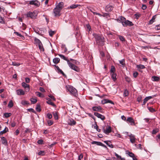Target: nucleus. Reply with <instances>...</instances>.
Returning <instances> with one entry per match:
<instances>
[{
	"mask_svg": "<svg viewBox=\"0 0 160 160\" xmlns=\"http://www.w3.org/2000/svg\"><path fill=\"white\" fill-rule=\"evenodd\" d=\"M113 7L110 5H108L105 7V10L106 12H110L112 10Z\"/></svg>",
	"mask_w": 160,
	"mask_h": 160,
	"instance_id": "16",
	"label": "nucleus"
},
{
	"mask_svg": "<svg viewBox=\"0 0 160 160\" xmlns=\"http://www.w3.org/2000/svg\"><path fill=\"white\" fill-rule=\"evenodd\" d=\"M152 79L153 81L158 82L160 80V78L158 76H153L152 77Z\"/></svg>",
	"mask_w": 160,
	"mask_h": 160,
	"instance_id": "24",
	"label": "nucleus"
},
{
	"mask_svg": "<svg viewBox=\"0 0 160 160\" xmlns=\"http://www.w3.org/2000/svg\"><path fill=\"white\" fill-rule=\"evenodd\" d=\"M119 63L121 64L122 66V67H124L125 66V64L124 63L125 60L124 59H122L121 60L119 61Z\"/></svg>",
	"mask_w": 160,
	"mask_h": 160,
	"instance_id": "39",
	"label": "nucleus"
},
{
	"mask_svg": "<svg viewBox=\"0 0 160 160\" xmlns=\"http://www.w3.org/2000/svg\"><path fill=\"white\" fill-rule=\"evenodd\" d=\"M104 142L108 146L110 144L111 142L110 141H105Z\"/></svg>",
	"mask_w": 160,
	"mask_h": 160,
	"instance_id": "61",
	"label": "nucleus"
},
{
	"mask_svg": "<svg viewBox=\"0 0 160 160\" xmlns=\"http://www.w3.org/2000/svg\"><path fill=\"white\" fill-rule=\"evenodd\" d=\"M130 137V141L132 143H134L135 142L136 139L135 137V136L132 134H131L130 135H128Z\"/></svg>",
	"mask_w": 160,
	"mask_h": 160,
	"instance_id": "12",
	"label": "nucleus"
},
{
	"mask_svg": "<svg viewBox=\"0 0 160 160\" xmlns=\"http://www.w3.org/2000/svg\"><path fill=\"white\" fill-rule=\"evenodd\" d=\"M35 43L37 45L39 46L40 44L42 43L41 41L38 39L35 38L34 39Z\"/></svg>",
	"mask_w": 160,
	"mask_h": 160,
	"instance_id": "28",
	"label": "nucleus"
},
{
	"mask_svg": "<svg viewBox=\"0 0 160 160\" xmlns=\"http://www.w3.org/2000/svg\"><path fill=\"white\" fill-rule=\"evenodd\" d=\"M92 109L93 111L102 112L101 111L102 110V108L100 106L93 107L92 108Z\"/></svg>",
	"mask_w": 160,
	"mask_h": 160,
	"instance_id": "6",
	"label": "nucleus"
},
{
	"mask_svg": "<svg viewBox=\"0 0 160 160\" xmlns=\"http://www.w3.org/2000/svg\"><path fill=\"white\" fill-rule=\"evenodd\" d=\"M49 32V35L51 36H52L54 34V32L52 31H50Z\"/></svg>",
	"mask_w": 160,
	"mask_h": 160,
	"instance_id": "57",
	"label": "nucleus"
},
{
	"mask_svg": "<svg viewBox=\"0 0 160 160\" xmlns=\"http://www.w3.org/2000/svg\"><path fill=\"white\" fill-rule=\"evenodd\" d=\"M61 11L60 10L55 7L53 10V12L54 14V16H60V12Z\"/></svg>",
	"mask_w": 160,
	"mask_h": 160,
	"instance_id": "7",
	"label": "nucleus"
},
{
	"mask_svg": "<svg viewBox=\"0 0 160 160\" xmlns=\"http://www.w3.org/2000/svg\"><path fill=\"white\" fill-rule=\"evenodd\" d=\"M72 64H73L74 65H75L74 64H78L79 63V62H78L76 60H74L73 59V61L72 62Z\"/></svg>",
	"mask_w": 160,
	"mask_h": 160,
	"instance_id": "46",
	"label": "nucleus"
},
{
	"mask_svg": "<svg viewBox=\"0 0 160 160\" xmlns=\"http://www.w3.org/2000/svg\"><path fill=\"white\" fill-rule=\"evenodd\" d=\"M148 108L149 111L151 112H153L156 111L154 109L151 107H148Z\"/></svg>",
	"mask_w": 160,
	"mask_h": 160,
	"instance_id": "35",
	"label": "nucleus"
},
{
	"mask_svg": "<svg viewBox=\"0 0 160 160\" xmlns=\"http://www.w3.org/2000/svg\"><path fill=\"white\" fill-rule=\"evenodd\" d=\"M156 18V15H154L153 16L152 18L151 19L149 22V24H152V23L155 22V19Z\"/></svg>",
	"mask_w": 160,
	"mask_h": 160,
	"instance_id": "23",
	"label": "nucleus"
},
{
	"mask_svg": "<svg viewBox=\"0 0 160 160\" xmlns=\"http://www.w3.org/2000/svg\"><path fill=\"white\" fill-rule=\"evenodd\" d=\"M136 68L138 70H139L140 69H143L145 68L144 65L140 64L137 65H136Z\"/></svg>",
	"mask_w": 160,
	"mask_h": 160,
	"instance_id": "25",
	"label": "nucleus"
},
{
	"mask_svg": "<svg viewBox=\"0 0 160 160\" xmlns=\"http://www.w3.org/2000/svg\"><path fill=\"white\" fill-rule=\"evenodd\" d=\"M126 18L122 16H121L118 19V20L122 24L124 22Z\"/></svg>",
	"mask_w": 160,
	"mask_h": 160,
	"instance_id": "22",
	"label": "nucleus"
},
{
	"mask_svg": "<svg viewBox=\"0 0 160 160\" xmlns=\"http://www.w3.org/2000/svg\"><path fill=\"white\" fill-rule=\"evenodd\" d=\"M86 28L88 32L90 31L91 28L89 24H87L86 25Z\"/></svg>",
	"mask_w": 160,
	"mask_h": 160,
	"instance_id": "48",
	"label": "nucleus"
},
{
	"mask_svg": "<svg viewBox=\"0 0 160 160\" xmlns=\"http://www.w3.org/2000/svg\"><path fill=\"white\" fill-rule=\"evenodd\" d=\"M47 99L48 100V101L46 102L49 105H52L54 107H56V105L51 101V100L49 98H47Z\"/></svg>",
	"mask_w": 160,
	"mask_h": 160,
	"instance_id": "21",
	"label": "nucleus"
},
{
	"mask_svg": "<svg viewBox=\"0 0 160 160\" xmlns=\"http://www.w3.org/2000/svg\"><path fill=\"white\" fill-rule=\"evenodd\" d=\"M129 94L128 91L127 89L124 90L123 93V96L124 97H126L128 96Z\"/></svg>",
	"mask_w": 160,
	"mask_h": 160,
	"instance_id": "37",
	"label": "nucleus"
},
{
	"mask_svg": "<svg viewBox=\"0 0 160 160\" xmlns=\"http://www.w3.org/2000/svg\"><path fill=\"white\" fill-rule=\"evenodd\" d=\"M111 128L109 126L107 127L105 130L103 129V132L106 134H108L111 132Z\"/></svg>",
	"mask_w": 160,
	"mask_h": 160,
	"instance_id": "14",
	"label": "nucleus"
},
{
	"mask_svg": "<svg viewBox=\"0 0 160 160\" xmlns=\"http://www.w3.org/2000/svg\"><path fill=\"white\" fill-rule=\"evenodd\" d=\"M16 92L17 94L19 95H23L25 93L24 91L21 89L17 90Z\"/></svg>",
	"mask_w": 160,
	"mask_h": 160,
	"instance_id": "18",
	"label": "nucleus"
},
{
	"mask_svg": "<svg viewBox=\"0 0 160 160\" xmlns=\"http://www.w3.org/2000/svg\"><path fill=\"white\" fill-rule=\"evenodd\" d=\"M56 7L61 10L64 7V3L62 2H59L56 6Z\"/></svg>",
	"mask_w": 160,
	"mask_h": 160,
	"instance_id": "15",
	"label": "nucleus"
},
{
	"mask_svg": "<svg viewBox=\"0 0 160 160\" xmlns=\"http://www.w3.org/2000/svg\"><path fill=\"white\" fill-rule=\"evenodd\" d=\"M36 93L37 94V96L39 97H44L43 95L39 92H36Z\"/></svg>",
	"mask_w": 160,
	"mask_h": 160,
	"instance_id": "40",
	"label": "nucleus"
},
{
	"mask_svg": "<svg viewBox=\"0 0 160 160\" xmlns=\"http://www.w3.org/2000/svg\"><path fill=\"white\" fill-rule=\"evenodd\" d=\"M147 8V7L146 6V5H145V4H143L142 5V8L143 10H145Z\"/></svg>",
	"mask_w": 160,
	"mask_h": 160,
	"instance_id": "63",
	"label": "nucleus"
},
{
	"mask_svg": "<svg viewBox=\"0 0 160 160\" xmlns=\"http://www.w3.org/2000/svg\"><path fill=\"white\" fill-rule=\"evenodd\" d=\"M22 85L23 87L26 88V90L27 91H29L30 88L29 85L26 83L24 82H22Z\"/></svg>",
	"mask_w": 160,
	"mask_h": 160,
	"instance_id": "17",
	"label": "nucleus"
},
{
	"mask_svg": "<svg viewBox=\"0 0 160 160\" xmlns=\"http://www.w3.org/2000/svg\"><path fill=\"white\" fill-rule=\"evenodd\" d=\"M58 55L61 58L67 61L68 64L71 69L77 72H79V71L80 68L77 66L74 65L73 64L71 63V62H70V60L68 59V58L65 56L61 54H58Z\"/></svg>",
	"mask_w": 160,
	"mask_h": 160,
	"instance_id": "1",
	"label": "nucleus"
},
{
	"mask_svg": "<svg viewBox=\"0 0 160 160\" xmlns=\"http://www.w3.org/2000/svg\"><path fill=\"white\" fill-rule=\"evenodd\" d=\"M47 117L49 119H51L52 117V115L51 114L48 113L47 114Z\"/></svg>",
	"mask_w": 160,
	"mask_h": 160,
	"instance_id": "58",
	"label": "nucleus"
},
{
	"mask_svg": "<svg viewBox=\"0 0 160 160\" xmlns=\"http://www.w3.org/2000/svg\"><path fill=\"white\" fill-rule=\"evenodd\" d=\"M142 97L141 96H138L137 98V101L138 102H140L142 101Z\"/></svg>",
	"mask_w": 160,
	"mask_h": 160,
	"instance_id": "49",
	"label": "nucleus"
},
{
	"mask_svg": "<svg viewBox=\"0 0 160 160\" xmlns=\"http://www.w3.org/2000/svg\"><path fill=\"white\" fill-rule=\"evenodd\" d=\"M31 101L32 104H34L37 102V100L35 98H32L31 99Z\"/></svg>",
	"mask_w": 160,
	"mask_h": 160,
	"instance_id": "42",
	"label": "nucleus"
},
{
	"mask_svg": "<svg viewBox=\"0 0 160 160\" xmlns=\"http://www.w3.org/2000/svg\"><path fill=\"white\" fill-rule=\"evenodd\" d=\"M66 88L67 90L70 92L71 94L75 96H76L77 94V90L75 88L69 85H66Z\"/></svg>",
	"mask_w": 160,
	"mask_h": 160,
	"instance_id": "3",
	"label": "nucleus"
},
{
	"mask_svg": "<svg viewBox=\"0 0 160 160\" xmlns=\"http://www.w3.org/2000/svg\"><path fill=\"white\" fill-rule=\"evenodd\" d=\"M58 73H59L60 74H62V75L63 76H66L65 74L60 69H59L58 71H57Z\"/></svg>",
	"mask_w": 160,
	"mask_h": 160,
	"instance_id": "45",
	"label": "nucleus"
},
{
	"mask_svg": "<svg viewBox=\"0 0 160 160\" xmlns=\"http://www.w3.org/2000/svg\"><path fill=\"white\" fill-rule=\"evenodd\" d=\"M15 33L17 35L19 36L21 38L23 37L22 35L17 32H15Z\"/></svg>",
	"mask_w": 160,
	"mask_h": 160,
	"instance_id": "55",
	"label": "nucleus"
},
{
	"mask_svg": "<svg viewBox=\"0 0 160 160\" xmlns=\"http://www.w3.org/2000/svg\"><path fill=\"white\" fill-rule=\"evenodd\" d=\"M39 49L41 51L43 52L44 51V48L42 43L40 44L39 46H38Z\"/></svg>",
	"mask_w": 160,
	"mask_h": 160,
	"instance_id": "34",
	"label": "nucleus"
},
{
	"mask_svg": "<svg viewBox=\"0 0 160 160\" xmlns=\"http://www.w3.org/2000/svg\"><path fill=\"white\" fill-rule=\"evenodd\" d=\"M11 113H4V116L6 118H8L11 115Z\"/></svg>",
	"mask_w": 160,
	"mask_h": 160,
	"instance_id": "44",
	"label": "nucleus"
},
{
	"mask_svg": "<svg viewBox=\"0 0 160 160\" xmlns=\"http://www.w3.org/2000/svg\"><path fill=\"white\" fill-rule=\"evenodd\" d=\"M94 114L97 118H100L102 120H103L105 119V118L104 116L98 112H95L94 113Z\"/></svg>",
	"mask_w": 160,
	"mask_h": 160,
	"instance_id": "8",
	"label": "nucleus"
},
{
	"mask_svg": "<svg viewBox=\"0 0 160 160\" xmlns=\"http://www.w3.org/2000/svg\"><path fill=\"white\" fill-rule=\"evenodd\" d=\"M29 4L38 7L40 6V3L37 0H32L29 1Z\"/></svg>",
	"mask_w": 160,
	"mask_h": 160,
	"instance_id": "5",
	"label": "nucleus"
},
{
	"mask_svg": "<svg viewBox=\"0 0 160 160\" xmlns=\"http://www.w3.org/2000/svg\"><path fill=\"white\" fill-rule=\"evenodd\" d=\"M44 152L43 151H40L38 152V154L39 155H43L44 154Z\"/></svg>",
	"mask_w": 160,
	"mask_h": 160,
	"instance_id": "54",
	"label": "nucleus"
},
{
	"mask_svg": "<svg viewBox=\"0 0 160 160\" xmlns=\"http://www.w3.org/2000/svg\"><path fill=\"white\" fill-rule=\"evenodd\" d=\"M36 110L39 112L41 111V106L40 104H37L36 108Z\"/></svg>",
	"mask_w": 160,
	"mask_h": 160,
	"instance_id": "32",
	"label": "nucleus"
},
{
	"mask_svg": "<svg viewBox=\"0 0 160 160\" xmlns=\"http://www.w3.org/2000/svg\"><path fill=\"white\" fill-rule=\"evenodd\" d=\"M12 65L15 66H19L20 65L19 63H17L15 62H12Z\"/></svg>",
	"mask_w": 160,
	"mask_h": 160,
	"instance_id": "52",
	"label": "nucleus"
},
{
	"mask_svg": "<svg viewBox=\"0 0 160 160\" xmlns=\"http://www.w3.org/2000/svg\"><path fill=\"white\" fill-rule=\"evenodd\" d=\"M152 96H148L146 97L144 100V101L143 102L142 105H144L146 104V102L149 99L152 98Z\"/></svg>",
	"mask_w": 160,
	"mask_h": 160,
	"instance_id": "20",
	"label": "nucleus"
},
{
	"mask_svg": "<svg viewBox=\"0 0 160 160\" xmlns=\"http://www.w3.org/2000/svg\"><path fill=\"white\" fill-rule=\"evenodd\" d=\"M68 124L71 126L75 125L76 124V122L72 118L69 119L68 120Z\"/></svg>",
	"mask_w": 160,
	"mask_h": 160,
	"instance_id": "11",
	"label": "nucleus"
},
{
	"mask_svg": "<svg viewBox=\"0 0 160 160\" xmlns=\"http://www.w3.org/2000/svg\"><path fill=\"white\" fill-rule=\"evenodd\" d=\"M155 29L157 30H160V24L156 25L155 27Z\"/></svg>",
	"mask_w": 160,
	"mask_h": 160,
	"instance_id": "47",
	"label": "nucleus"
},
{
	"mask_svg": "<svg viewBox=\"0 0 160 160\" xmlns=\"http://www.w3.org/2000/svg\"><path fill=\"white\" fill-rule=\"evenodd\" d=\"M43 142V141L42 140H38L37 142L39 144H42Z\"/></svg>",
	"mask_w": 160,
	"mask_h": 160,
	"instance_id": "62",
	"label": "nucleus"
},
{
	"mask_svg": "<svg viewBox=\"0 0 160 160\" xmlns=\"http://www.w3.org/2000/svg\"><path fill=\"white\" fill-rule=\"evenodd\" d=\"M21 104L23 105H25L29 104L28 102L25 100H22L21 102Z\"/></svg>",
	"mask_w": 160,
	"mask_h": 160,
	"instance_id": "38",
	"label": "nucleus"
},
{
	"mask_svg": "<svg viewBox=\"0 0 160 160\" xmlns=\"http://www.w3.org/2000/svg\"><path fill=\"white\" fill-rule=\"evenodd\" d=\"M111 78L114 81H115L117 80L116 78V74L115 73H112L111 74Z\"/></svg>",
	"mask_w": 160,
	"mask_h": 160,
	"instance_id": "26",
	"label": "nucleus"
},
{
	"mask_svg": "<svg viewBox=\"0 0 160 160\" xmlns=\"http://www.w3.org/2000/svg\"><path fill=\"white\" fill-rule=\"evenodd\" d=\"M127 154L129 155V156L131 157L134 158V154L133 153L131 152H128L127 153Z\"/></svg>",
	"mask_w": 160,
	"mask_h": 160,
	"instance_id": "43",
	"label": "nucleus"
},
{
	"mask_svg": "<svg viewBox=\"0 0 160 160\" xmlns=\"http://www.w3.org/2000/svg\"><path fill=\"white\" fill-rule=\"evenodd\" d=\"M80 5L78 4H72L71 5L69 8H70L72 9H74L77 8L78 6H80Z\"/></svg>",
	"mask_w": 160,
	"mask_h": 160,
	"instance_id": "31",
	"label": "nucleus"
},
{
	"mask_svg": "<svg viewBox=\"0 0 160 160\" xmlns=\"http://www.w3.org/2000/svg\"><path fill=\"white\" fill-rule=\"evenodd\" d=\"M48 123L49 126H51L53 124V122L51 120H48Z\"/></svg>",
	"mask_w": 160,
	"mask_h": 160,
	"instance_id": "50",
	"label": "nucleus"
},
{
	"mask_svg": "<svg viewBox=\"0 0 160 160\" xmlns=\"http://www.w3.org/2000/svg\"><path fill=\"white\" fill-rule=\"evenodd\" d=\"M60 59L59 58H55L53 60V62L55 64H57L60 62Z\"/></svg>",
	"mask_w": 160,
	"mask_h": 160,
	"instance_id": "27",
	"label": "nucleus"
},
{
	"mask_svg": "<svg viewBox=\"0 0 160 160\" xmlns=\"http://www.w3.org/2000/svg\"><path fill=\"white\" fill-rule=\"evenodd\" d=\"M91 143L92 144H96L97 145L101 146L105 148H107L106 145L100 142L94 141L92 142Z\"/></svg>",
	"mask_w": 160,
	"mask_h": 160,
	"instance_id": "13",
	"label": "nucleus"
},
{
	"mask_svg": "<svg viewBox=\"0 0 160 160\" xmlns=\"http://www.w3.org/2000/svg\"><path fill=\"white\" fill-rule=\"evenodd\" d=\"M37 15V13L35 11L33 12H29L27 14V17L33 19L36 18Z\"/></svg>",
	"mask_w": 160,
	"mask_h": 160,
	"instance_id": "4",
	"label": "nucleus"
},
{
	"mask_svg": "<svg viewBox=\"0 0 160 160\" xmlns=\"http://www.w3.org/2000/svg\"><path fill=\"white\" fill-rule=\"evenodd\" d=\"M115 156L117 157L118 159H120L121 160H124V158H122L116 152L114 153Z\"/></svg>",
	"mask_w": 160,
	"mask_h": 160,
	"instance_id": "36",
	"label": "nucleus"
},
{
	"mask_svg": "<svg viewBox=\"0 0 160 160\" xmlns=\"http://www.w3.org/2000/svg\"><path fill=\"white\" fill-rule=\"evenodd\" d=\"M102 103L104 104L105 103H107V99H103L101 102Z\"/></svg>",
	"mask_w": 160,
	"mask_h": 160,
	"instance_id": "53",
	"label": "nucleus"
},
{
	"mask_svg": "<svg viewBox=\"0 0 160 160\" xmlns=\"http://www.w3.org/2000/svg\"><path fill=\"white\" fill-rule=\"evenodd\" d=\"M93 35L95 38L97 44L99 45L103 46L104 44V38L98 34H93Z\"/></svg>",
	"mask_w": 160,
	"mask_h": 160,
	"instance_id": "2",
	"label": "nucleus"
},
{
	"mask_svg": "<svg viewBox=\"0 0 160 160\" xmlns=\"http://www.w3.org/2000/svg\"><path fill=\"white\" fill-rule=\"evenodd\" d=\"M138 73L137 72H135L133 73V77L134 78H136L138 75Z\"/></svg>",
	"mask_w": 160,
	"mask_h": 160,
	"instance_id": "60",
	"label": "nucleus"
},
{
	"mask_svg": "<svg viewBox=\"0 0 160 160\" xmlns=\"http://www.w3.org/2000/svg\"><path fill=\"white\" fill-rule=\"evenodd\" d=\"M28 111H29V112H34V113H35V112L34 111V110L33 109H32V108H30L28 109Z\"/></svg>",
	"mask_w": 160,
	"mask_h": 160,
	"instance_id": "59",
	"label": "nucleus"
},
{
	"mask_svg": "<svg viewBox=\"0 0 160 160\" xmlns=\"http://www.w3.org/2000/svg\"><path fill=\"white\" fill-rule=\"evenodd\" d=\"M115 71L116 69L114 66H112L111 67V68L110 69L111 74L112 73H115Z\"/></svg>",
	"mask_w": 160,
	"mask_h": 160,
	"instance_id": "33",
	"label": "nucleus"
},
{
	"mask_svg": "<svg viewBox=\"0 0 160 160\" xmlns=\"http://www.w3.org/2000/svg\"><path fill=\"white\" fill-rule=\"evenodd\" d=\"M0 22L2 23H5V22L4 21L3 18L1 17H0Z\"/></svg>",
	"mask_w": 160,
	"mask_h": 160,
	"instance_id": "56",
	"label": "nucleus"
},
{
	"mask_svg": "<svg viewBox=\"0 0 160 160\" xmlns=\"http://www.w3.org/2000/svg\"><path fill=\"white\" fill-rule=\"evenodd\" d=\"M25 82L26 83H29L30 82V79L29 78H25Z\"/></svg>",
	"mask_w": 160,
	"mask_h": 160,
	"instance_id": "64",
	"label": "nucleus"
},
{
	"mask_svg": "<svg viewBox=\"0 0 160 160\" xmlns=\"http://www.w3.org/2000/svg\"><path fill=\"white\" fill-rule=\"evenodd\" d=\"M52 114L54 116V118L55 120H58V112H52Z\"/></svg>",
	"mask_w": 160,
	"mask_h": 160,
	"instance_id": "30",
	"label": "nucleus"
},
{
	"mask_svg": "<svg viewBox=\"0 0 160 160\" xmlns=\"http://www.w3.org/2000/svg\"><path fill=\"white\" fill-rule=\"evenodd\" d=\"M13 106V103L12 100H10L8 105V107L9 108H12Z\"/></svg>",
	"mask_w": 160,
	"mask_h": 160,
	"instance_id": "41",
	"label": "nucleus"
},
{
	"mask_svg": "<svg viewBox=\"0 0 160 160\" xmlns=\"http://www.w3.org/2000/svg\"><path fill=\"white\" fill-rule=\"evenodd\" d=\"M119 39L122 41H125V39L124 37L122 36H119Z\"/></svg>",
	"mask_w": 160,
	"mask_h": 160,
	"instance_id": "51",
	"label": "nucleus"
},
{
	"mask_svg": "<svg viewBox=\"0 0 160 160\" xmlns=\"http://www.w3.org/2000/svg\"><path fill=\"white\" fill-rule=\"evenodd\" d=\"M126 121L128 122H129L131 125H135V122L134 119L131 117H128L127 120Z\"/></svg>",
	"mask_w": 160,
	"mask_h": 160,
	"instance_id": "10",
	"label": "nucleus"
},
{
	"mask_svg": "<svg viewBox=\"0 0 160 160\" xmlns=\"http://www.w3.org/2000/svg\"><path fill=\"white\" fill-rule=\"evenodd\" d=\"M122 25L124 27H127L128 26H132L133 25V24L131 22L128 20H126L124 21V22Z\"/></svg>",
	"mask_w": 160,
	"mask_h": 160,
	"instance_id": "9",
	"label": "nucleus"
},
{
	"mask_svg": "<svg viewBox=\"0 0 160 160\" xmlns=\"http://www.w3.org/2000/svg\"><path fill=\"white\" fill-rule=\"evenodd\" d=\"M1 140L2 143L5 145H6L8 144V142L6 138L4 137H2L1 138Z\"/></svg>",
	"mask_w": 160,
	"mask_h": 160,
	"instance_id": "19",
	"label": "nucleus"
},
{
	"mask_svg": "<svg viewBox=\"0 0 160 160\" xmlns=\"http://www.w3.org/2000/svg\"><path fill=\"white\" fill-rule=\"evenodd\" d=\"M8 128H7L6 127L4 130H3V131H1L0 132V135H3V134H4V133H6V132H8Z\"/></svg>",
	"mask_w": 160,
	"mask_h": 160,
	"instance_id": "29",
	"label": "nucleus"
}]
</instances>
